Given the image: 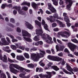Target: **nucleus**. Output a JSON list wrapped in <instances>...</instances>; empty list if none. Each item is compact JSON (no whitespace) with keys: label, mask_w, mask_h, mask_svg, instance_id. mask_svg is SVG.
<instances>
[{"label":"nucleus","mask_w":78,"mask_h":78,"mask_svg":"<svg viewBox=\"0 0 78 78\" xmlns=\"http://www.w3.org/2000/svg\"><path fill=\"white\" fill-rule=\"evenodd\" d=\"M12 67H14V68L17 69V70H19L20 72H22V70L23 69V67H20L18 65L14 64H10L9 66L10 70L11 72L15 74H17V73H19V71Z\"/></svg>","instance_id":"obj_1"},{"label":"nucleus","mask_w":78,"mask_h":78,"mask_svg":"<svg viewBox=\"0 0 78 78\" xmlns=\"http://www.w3.org/2000/svg\"><path fill=\"white\" fill-rule=\"evenodd\" d=\"M39 54H37L38 57H37L36 54L33 53L31 55V57L32 60L34 62L38 61L39 58H43L44 55H45V52L44 51H42L41 50H39Z\"/></svg>","instance_id":"obj_2"},{"label":"nucleus","mask_w":78,"mask_h":78,"mask_svg":"<svg viewBox=\"0 0 78 78\" xmlns=\"http://www.w3.org/2000/svg\"><path fill=\"white\" fill-rule=\"evenodd\" d=\"M48 58L50 60L53 61H58V62L61 61L58 63V65L61 63H62V65H64L65 64V62H64V59H62V58H60L57 56L48 55Z\"/></svg>","instance_id":"obj_3"},{"label":"nucleus","mask_w":78,"mask_h":78,"mask_svg":"<svg viewBox=\"0 0 78 78\" xmlns=\"http://www.w3.org/2000/svg\"><path fill=\"white\" fill-rule=\"evenodd\" d=\"M22 34L23 36V38L25 41L28 42H32L33 41L30 38L27 37H31V35L28 33V32L24 30H22Z\"/></svg>","instance_id":"obj_4"},{"label":"nucleus","mask_w":78,"mask_h":78,"mask_svg":"<svg viewBox=\"0 0 78 78\" xmlns=\"http://www.w3.org/2000/svg\"><path fill=\"white\" fill-rule=\"evenodd\" d=\"M36 34L38 35L35 36L34 38L33 39L34 41H38L40 40V37L39 36V35L41 36V37H42V34L44 33V32L41 28L40 29H36Z\"/></svg>","instance_id":"obj_5"},{"label":"nucleus","mask_w":78,"mask_h":78,"mask_svg":"<svg viewBox=\"0 0 78 78\" xmlns=\"http://www.w3.org/2000/svg\"><path fill=\"white\" fill-rule=\"evenodd\" d=\"M47 36V38L48 39L46 41V42L48 44H51L52 43V41H51V37H50L49 35L46 34H43L41 36L42 39H44V40H46V37Z\"/></svg>","instance_id":"obj_6"},{"label":"nucleus","mask_w":78,"mask_h":78,"mask_svg":"<svg viewBox=\"0 0 78 78\" xmlns=\"http://www.w3.org/2000/svg\"><path fill=\"white\" fill-rule=\"evenodd\" d=\"M67 45L72 51H74L75 50L76 48H77L78 47V46L76 45L71 42L68 43Z\"/></svg>","instance_id":"obj_7"},{"label":"nucleus","mask_w":78,"mask_h":78,"mask_svg":"<svg viewBox=\"0 0 78 78\" xmlns=\"http://www.w3.org/2000/svg\"><path fill=\"white\" fill-rule=\"evenodd\" d=\"M46 73L48 74L47 75V74L45 75H42L41 74L39 75V76L41 78H44L45 77L46 78H50L51 77V73L50 72H46Z\"/></svg>","instance_id":"obj_8"},{"label":"nucleus","mask_w":78,"mask_h":78,"mask_svg":"<svg viewBox=\"0 0 78 78\" xmlns=\"http://www.w3.org/2000/svg\"><path fill=\"white\" fill-rule=\"evenodd\" d=\"M48 9H50L51 12L53 13V12H56V9L54 8L53 6L51 5V3H48Z\"/></svg>","instance_id":"obj_9"},{"label":"nucleus","mask_w":78,"mask_h":78,"mask_svg":"<svg viewBox=\"0 0 78 78\" xmlns=\"http://www.w3.org/2000/svg\"><path fill=\"white\" fill-rule=\"evenodd\" d=\"M20 6H15L14 7V8L15 9H16V10H17V11H18L19 13L20 14H21V15H25V13L22 10H20V8H21Z\"/></svg>","instance_id":"obj_10"},{"label":"nucleus","mask_w":78,"mask_h":78,"mask_svg":"<svg viewBox=\"0 0 78 78\" xmlns=\"http://www.w3.org/2000/svg\"><path fill=\"white\" fill-rule=\"evenodd\" d=\"M65 2L66 4H67L69 3V4L67 6V8L68 10H70V7H71L72 5V1L71 0H66Z\"/></svg>","instance_id":"obj_11"},{"label":"nucleus","mask_w":78,"mask_h":78,"mask_svg":"<svg viewBox=\"0 0 78 78\" xmlns=\"http://www.w3.org/2000/svg\"><path fill=\"white\" fill-rule=\"evenodd\" d=\"M65 48V46L63 45L61 46L60 47H59L58 45H56V49L57 51H63L64 50V48Z\"/></svg>","instance_id":"obj_12"},{"label":"nucleus","mask_w":78,"mask_h":78,"mask_svg":"<svg viewBox=\"0 0 78 78\" xmlns=\"http://www.w3.org/2000/svg\"><path fill=\"white\" fill-rule=\"evenodd\" d=\"M64 20L65 22H66L67 26V27H70L71 26V24L70 22V20H69V18L67 17H66L65 18Z\"/></svg>","instance_id":"obj_13"},{"label":"nucleus","mask_w":78,"mask_h":78,"mask_svg":"<svg viewBox=\"0 0 78 78\" xmlns=\"http://www.w3.org/2000/svg\"><path fill=\"white\" fill-rule=\"evenodd\" d=\"M25 24L27 28L30 30H32L33 29V26L27 21H25Z\"/></svg>","instance_id":"obj_14"},{"label":"nucleus","mask_w":78,"mask_h":78,"mask_svg":"<svg viewBox=\"0 0 78 78\" xmlns=\"http://www.w3.org/2000/svg\"><path fill=\"white\" fill-rule=\"evenodd\" d=\"M42 25H44V29L46 30H47V31H49V30H48V26L47 25V24L45 23V22L44 20H42Z\"/></svg>","instance_id":"obj_15"},{"label":"nucleus","mask_w":78,"mask_h":78,"mask_svg":"<svg viewBox=\"0 0 78 78\" xmlns=\"http://www.w3.org/2000/svg\"><path fill=\"white\" fill-rule=\"evenodd\" d=\"M16 59L17 60L20 61H23L25 60V58H24V57L22 55H17Z\"/></svg>","instance_id":"obj_16"},{"label":"nucleus","mask_w":78,"mask_h":78,"mask_svg":"<svg viewBox=\"0 0 78 78\" xmlns=\"http://www.w3.org/2000/svg\"><path fill=\"white\" fill-rule=\"evenodd\" d=\"M54 20H56L55 22H57V23L59 25L60 27H65V24H62V22L59 21L58 20H57L55 19H54Z\"/></svg>","instance_id":"obj_17"},{"label":"nucleus","mask_w":78,"mask_h":78,"mask_svg":"<svg viewBox=\"0 0 78 78\" xmlns=\"http://www.w3.org/2000/svg\"><path fill=\"white\" fill-rule=\"evenodd\" d=\"M22 44L21 43H19L18 44H16V45L17 47L18 48H20L22 50H25V47L21 46Z\"/></svg>","instance_id":"obj_18"},{"label":"nucleus","mask_w":78,"mask_h":78,"mask_svg":"<svg viewBox=\"0 0 78 78\" xmlns=\"http://www.w3.org/2000/svg\"><path fill=\"white\" fill-rule=\"evenodd\" d=\"M66 69L68 71H69V72H70L72 73V74H74V73L72 72L73 71V69H72V68H71V67L70 66H69V64L68 63H66Z\"/></svg>","instance_id":"obj_19"},{"label":"nucleus","mask_w":78,"mask_h":78,"mask_svg":"<svg viewBox=\"0 0 78 78\" xmlns=\"http://www.w3.org/2000/svg\"><path fill=\"white\" fill-rule=\"evenodd\" d=\"M7 35L12 39V42H17L18 41L16 39H15L14 36H12L11 35L9 34H7Z\"/></svg>","instance_id":"obj_20"},{"label":"nucleus","mask_w":78,"mask_h":78,"mask_svg":"<svg viewBox=\"0 0 78 78\" xmlns=\"http://www.w3.org/2000/svg\"><path fill=\"white\" fill-rule=\"evenodd\" d=\"M22 72V73H20L19 75V76H20V78H25V75H26V72L25 71H22V72Z\"/></svg>","instance_id":"obj_21"},{"label":"nucleus","mask_w":78,"mask_h":78,"mask_svg":"<svg viewBox=\"0 0 78 78\" xmlns=\"http://www.w3.org/2000/svg\"><path fill=\"white\" fill-rule=\"evenodd\" d=\"M53 17L55 19H61V20H63L62 18L59 17L58 16V14L57 13L54 14L53 15Z\"/></svg>","instance_id":"obj_22"},{"label":"nucleus","mask_w":78,"mask_h":78,"mask_svg":"<svg viewBox=\"0 0 78 78\" xmlns=\"http://www.w3.org/2000/svg\"><path fill=\"white\" fill-rule=\"evenodd\" d=\"M2 58V60H1V61H2L3 62H8V59H7V57L5 55H4V56Z\"/></svg>","instance_id":"obj_23"},{"label":"nucleus","mask_w":78,"mask_h":78,"mask_svg":"<svg viewBox=\"0 0 78 78\" xmlns=\"http://www.w3.org/2000/svg\"><path fill=\"white\" fill-rule=\"evenodd\" d=\"M60 69H61V70H63V72H65V73H66V74H69V75H72V73H70L69 72L65 70L62 67H60Z\"/></svg>","instance_id":"obj_24"},{"label":"nucleus","mask_w":78,"mask_h":78,"mask_svg":"<svg viewBox=\"0 0 78 78\" xmlns=\"http://www.w3.org/2000/svg\"><path fill=\"white\" fill-rule=\"evenodd\" d=\"M53 4L55 6H58V0H51Z\"/></svg>","instance_id":"obj_25"},{"label":"nucleus","mask_w":78,"mask_h":78,"mask_svg":"<svg viewBox=\"0 0 78 78\" xmlns=\"http://www.w3.org/2000/svg\"><path fill=\"white\" fill-rule=\"evenodd\" d=\"M22 6H23V5H27L28 6H30V2H23L21 4Z\"/></svg>","instance_id":"obj_26"},{"label":"nucleus","mask_w":78,"mask_h":78,"mask_svg":"<svg viewBox=\"0 0 78 78\" xmlns=\"http://www.w3.org/2000/svg\"><path fill=\"white\" fill-rule=\"evenodd\" d=\"M63 34H66V35H65V37H65V38H66V39H67V38H68L69 36H70V34L69 33L67 32L66 31L63 32Z\"/></svg>","instance_id":"obj_27"},{"label":"nucleus","mask_w":78,"mask_h":78,"mask_svg":"<svg viewBox=\"0 0 78 78\" xmlns=\"http://www.w3.org/2000/svg\"><path fill=\"white\" fill-rule=\"evenodd\" d=\"M8 61L10 62H15V63L18 62H17V61L15 60H12L11 59H10V58H8Z\"/></svg>","instance_id":"obj_28"},{"label":"nucleus","mask_w":78,"mask_h":78,"mask_svg":"<svg viewBox=\"0 0 78 78\" xmlns=\"http://www.w3.org/2000/svg\"><path fill=\"white\" fill-rule=\"evenodd\" d=\"M9 49V46H6L5 47H3L2 48V50L5 51H7V50Z\"/></svg>","instance_id":"obj_29"},{"label":"nucleus","mask_w":78,"mask_h":78,"mask_svg":"<svg viewBox=\"0 0 78 78\" xmlns=\"http://www.w3.org/2000/svg\"><path fill=\"white\" fill-rule=\"evenodd\" d=\"M23 55L26 58H27V59H29L30 58V55L29 54L27 53H25L23 54Z\"/></svg>","instance_id":"obj_30"},{"label":"nucleus","mask_w":78,"mask_h":78,"mask_svg":"<svg viewBox=\"0 0 78 78\" xmlns=\"http://www.w3.org/2000/svg\"><path fill=\"white\" fill-rule=\"evenodd\" d=\"M58 35H61V36H62V37H65L66 36H65V35H64V32L63 31H61L58 32Z\"/></svg>","instance_id":"obj_31"},{"label":"nucleus","mask_w":78,"mask_h":78,"mask_svg":"<svg viewBox=\"0 0 78 78\" xmlns=\"http://www.w3.org/2000/svg\"><path fill=\"white\" fill-rule=\"evenodd\" d=\"M31 5L33 8L35 9V8H36L37 5L34 2H32L31 3Z\"/></svg>","instance_id":"obj_32"},{"label":"nucleus","mask_w":78,"mask_h":78,"mask_svg":"<svg viewBox=\"0 0 78 78\" xmlns=\"http://www.w3.org/2000/svg\"><path fill=\"white\" fill-rule=\"evenodd\" d=\"M51 68L55 70H56V71L59 70V69L56 66H51Z\"/></svg>","instance_id":"obj_33"},{"label":"nucleus","mask_w":78,"mask_h":78,"mask_svg":"<svg viewBox=\"0 0 78 78\" xmlns=\"http://www.w3.org/2000/svg\"><path fill=\"white\" fill-rule=\"evenodd\" d=\"M43 62V60H41L39 62V64L41 66H42V67H44L45 66V64L44 63L42 62Z\"/></svg>","instance_id":"obj_34"},{"label":"nucleus","mask_w":78,"mask_h":78,"mask_svg":"<svg viewBox=\"0 0 78 78\" xmlns=\"http://www.w3.org/2000/svg\"><path fill=\"white\" fill-rule=\"evenodd\" d=\"M46 19L48 20H49L51 23H52L53 22H55L56 20H52L50 19V18L48 17H47L46 18Z\"/></svg>","instance_id":"obj_35"},{"label":"nucleus","mask_w":78,"mask_h":78,"mask_svg":"<svg viewBox=\"0 0 78 78\" xmlns=\"http://www.w3.org/2000/svg\"><path fill=\"white\" fill-rule=\"evenodd\" d=\"M27 67L29 68H33L34 67V66L33 64L31 63L28 64L27 65Z\"/></svg>","instance_id":"obj_36"},{"label":"nucleus","mask_w":78,"mask_h":78,"mask_svg":"<svg viewBox=\"0 0 78 78\" xmlns=\"http://www.w3.org/2000/svg\"><path fill=\"white\" fill-rule=\"evenodd\" d=\"M71 41L73 42H74V43H76V44H78V41L76 39H71Z\"/></svg>","instance_id":"obj_37"},{"label":"nucleus","mask_w":78,"mask_h":78,"mask_svg":"<svg viewBox=\"0 0 78 78\" xmlns=\"http://www.w3.org/2000/svg\"><path fill=\"white\" fill-rule=\"evenodd\" d=\"M11 48H12V49L14 50H16L17 49V48L16 47L13 45H11Z\"/></svg>","instance_id":"obj_38"},{"label":"nucleus","mask_w":78,"mask_h":78,"mask_svg":"<svg viewBox=\"0 0 78 78\" xmlns=\"http://www.w3.org/2000/svg\"><path fill=\"white\" fill-rule=\"evenodd\" d=\"M35 23L37 25H38V26H39V27H41V23L40 22H39L37 20H35Z\"/></svg>","instance_id":"obj_39"},{"label":"nucleus","mask_w":78,"mask_h":78,"mask_svg":"<svg viewBox=\"0 0 78 78\" xmlns=\"http://www.w3.org/2000/svg\"><path fill=\"white\" fill-rule=\"evenodd\" d=\"M0 78H6V76L5 74L2 73L1 75Z\"/></svg>","instance_id":"obj_40"},{"label":"nucleus","mask_w":78,"mask_h":78,"mask_svg":"<svg viewBox=\"0 0 78 78\" xmlns=\"http://www.w3.org/2000/svg\"><path fill=\"white\" fill-rule=\"evenodd\" d=\"M23 68V69L21 70V72H23V70H25V71L26 72H30V70L29 69H25Z\"/></svg>","instance_id":"obj_41"},{"label":"nucleus","mask_w":78,"mask_h":78,"mask_svg":"<svg viewBox=\"0 0 78 78\" xmlns=\"http://www.w3.org/2000/svg\"><path fill=\"white\" fill-rule=\"evenodd\" d=\"M28 7H26L25 6L22 7V9L24 10V11H27L28 10Z\"/></svg>","instance_id":"obj_42"},{"label":"nucleus","mask_w":78,"mask_h":78,"mask_svg":"<svg viewBox=\"0 0 78 78\" xmlns=\"http://www.w3.org/2000/svg\"><path fill=\"white\" fill-rule=\"evenodd\" d=\"M6 6V4H3L1 6V8L2 9H5Z\"/></svg>","instance_id":"obj_43"},{"label":"nucleus","mask_w":78,"mask_h":78,"mask_svg":"<svg viewBox=\"0 0 78 78\" xmlns=\"http://www.w3.org/2000/svg\"><path fill=\"white\" fill-rule=\"evenodd\" d=\"M57 27V24L56 23H54L52 24V27L53 28H54V27Z\"/></svg>","instance_id":"obj_44"},{"label":"nucleus","mask_w":78,"mask_h":78,"mask_svg":"<svg viewBox=\"0 0 78 78\" xmlns=\"http://www.w3.org/2000/svg\"><path fill=\"white\" fill-rule=\"evenodd\" d=\"M10 22L13 23H15V20H14V19L13 18H11L10 20Z\"/></svg>","instance_id":"obj_45"},{"label":"nucleus","mask_w":78,"mask_h":78,"mask_svg":"<svg viewBox=\"0 0 78 78\" xmlns=\"http://www.w3.org/2000/svg\"><path fill=\"white\" fill-rule=\"evenodd\" d=\"M11 55L12 57V58H15V57H16V54H15V53H12L11 54Z\"/></svg>","instance_id":"obj_46"},{"label":"nucleus","mask_w":78,"mask_h":78,"mask_svg":"<svg viewBox=\"0 0 78 78\" xmlns=\"http://www.w3.org/2000/svg\"><path fill=\"white\" fill-rule=\"evenodd\" d=\"M48 67H51V66L53 65V63L49 62L48 64Z\"/></svg>","instance_id":"obj_47"},{"label":"nucleus","mask_w":78,"mask_h":78,"mask_svg":"<svg viewBox=\"0 0 78 78\" xmlns=\"http://www.w3.org/2000/svg\"><path fill=\"white\" fill-rule=\"evenodd\" d=\"M16 31L18 33H20L21 32V29L19 27H17L16 29Z\"/></svg>","instance_id":"obj_48"},{"label":"nucleus","mask_w":78,"mask_h":78,"mask_svg":"<svg viewBox=\"0 0 78 78\" xmlns=\"http://www.w3.org/2000/svg\"><path fill=\"white\" fill-rule=\"evenodd\" d=\"M58 56H60V57H62L63 56V54L62 52L60 53H58Z\"/></svg>","instance_id":"obj_49"},{"label":"nucleus","mask_w":78,"mask_h":78,"mask_svg":"<svg viewBox=\"0 0 78 78\" xmlns=\"http://www.w3.org/2000/svg\"><path fill=\"white\" fill-rule=\"evenodd\" d=\"M60 2H59V4L60 5H63V3H64V2L62 0H59Z\"/></svg>","instance_id":"obj_50"},{"label":"nucleus","mask_w":78,"mask_h":78,"mask_svg":"<svg viewBox=\"0 0 78 78\" xmlns=\"http://www.w3.org/2000/svg\"><path fill=\"white\" fill-rule=\"evenodd\" d=\"M37 50V48H34L30 49V51H36Z\"/></svg>","instance_id":"obj_51"},{"label":"nucleus","mask_w":78,"mask_h":78,"mask_svg":"<svg viewBox=\"0 0 78 78\" xmlns=\"http://www.w3.org/2000/svg\"><path fill=\"white\" fill-rule=\"evenodd\" d=\"M45 12L46 13V14H51V12H50L48 10H46L45 11Z\"/></svg>","instance_id":"obj_52"},{"label":"nucleus","mask_w":78,"mask_h":78,"mask_svg":"<svg viewBox=\"0 0 78 78\" xmlns=\"http://www.w3.org/2000/svg\"><path fill=\"white\" fill-rule=\"evenodd\" d=\"M57 41L58 42V43H59V44H62V42L60 41V40L59 39H57Z\"/></svg>","instance_id":"obj_53"},{"label":"nucleus","mask_w":78,"mask_h":78,"mask_svg":"<svg viewBox=\"0 0 78 78\" xmlns=\"http://www.w3.org/2000/svg\"><path fill=\"white\" fill-rule=\"evenodd\" d=\"M51 51L53 55H55V50H54V49H53V48L51 49Z\"/></svg>","instance_id":"obj_54"},{"label":"nucleus","mask_w":78,"mask_h":78,"mask_svg":"<svg viewBox=\"0 0 78 78\" xmlns=\"http://www.w3.org/2000/svg\"><path fill=\"white\" fill-rule=\"evenodd\" d=\"M54 31H59V28H55L53 29Z\"/></svg>","instance_id":"obj_55"},{"label":"nucleus","mask_w":78,"mask_h":78,"mask_svg":"<svg viewBox=\"0 0 78 78\" xmlns=\"http://www.w3.org/2000/svg\"><path fill=\"white\" fill-rule=\"evenodd\" d=\"M64 51L65 52H66V53H69V50H68V49H67V48H66L64 50Z\"/></svg>","instance_id":"obj_56"},{"label":"nucleus","mask_w":78,"mask_h":78,"mask_svg":"<svg viewBox=\"0 0 78 78\" xmlns=\"http://www.w3.org/2000/svg\"><path fill=\"white\" fill-rule=\"evenodd\" d=\"M68 56L72 57V58L73 57V55L72 54L69 53V52L68 53Z\"/></svg>","instance_id":"obj_57"},{"label":"nucleus","mask_w":78,"mask_h":78,"mask_svg":"<svg viewBox=\"0 0 78 78\" xmlns=\"http://www.w3.org/2000/svg\"><path fill=\"white\" fill-rule=\"evenodd\" d=\"M73 54L74 55H75L76 56H78V52L77 51H75L74 52Z\"/></svg>","instance_id":"obj_58"},{"label":"nucleus","mask_w":78,"mask_h":78,"mask_svg":"<svg viewBox=\"0 0 78 78\" xmlns=\"http://www.w3.org/2000/svg\"><path fill=\"white\" fill-rule=\"evenodd\" d=\"M38 44L40 45H42L43 44V42L42 41H39Z\"/></svg>","instance_id":"obj_59"},{"label":"nucleus","mask_w":78,"mask_h":78,"mask_svg":"<svg viewBox=\"0 0 78 78\" xmlns=\"http://www.w3.org/2000/svg\"><path fill=\"white\" fill-rule=\"evenodd\" d=\"M16 51L18 53H22V51L19 49H17Z\"/></svg>","instance_id":"obj_60"},{"label":"nucleus","mask_w":78,"mask_h":78,"mask_svg":"<svg viewBox=\"0 0 78 78\" xmlns=\"http://www.w3.org/2000/svg\"><path fill=\"white\" fill-rule=\"evenodd\" d=\"M5 20L6 22H9V19L8 17H5Z\"/></svg>","instance_id":"obj_61"},{"label":"nucleus","mask_w":78,"mask_h":78,"mask_svg":"<svg viewBox=\"0 0 78 78\" xmlns=\"http://www.w3.org/2000/svg\"><path fill=\"white\" fill-rule=\"evenodd\" d=\"M46 51L48 53H49L50 54L51 53V51L50 50H46Z\"/></svg>","instance_id":"obj_62"},{"label":"nucleus","mask_w":78,"mask_h":78,"mask_svg":"<svg viewBox=\"0 0 78 78\" xmlns=\"http://www.w3.org/2000/svg\"><path fill=\"white\" fill-rule=\"evenodd\" d=\"M30 78V75H28L26 76H25V78Z\"/></svg>","instance_id":"obj_63"},{"label":"nucleus","mask_w":78,"mask_h":78,"mask_svg":"<svg viewBox=\"0 0 78 78\" xmlns=\"http://www.w3.org/2000/svg\"><path fill=\"white\" fill-rule=\"evenodd\" d=\"M75 26L76 27H78V22L76 23L75 24Z\"/></svg>","instance_id":"obj_64"}]
</instances>
